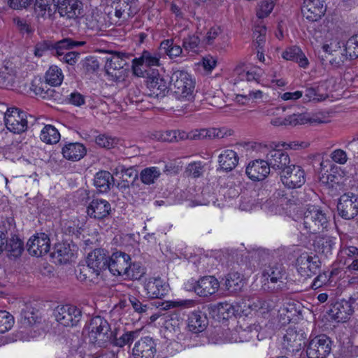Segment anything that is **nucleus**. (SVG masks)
Instances as JSON below:
<instances>
[{
  "label": "nucleus",
  "instance_id": "obj_1",
  "mask_svg": "<svg viewBox=\"0 0 358 358\" xmlns=\"http://www.w3.org/2000/svg\"><path fill=\"white\" fill-rule=\"evenodd\" d=\"M195 83L190 74L184 69L173 68L170 76L169 88L178 99L193 98Z\"/></svg>",
  "mask_w": 358,
  "mask_h": 358
},
{
  "label": "nucleus",
  "instance_id": "obj_2",
  "mask_svg": "<svg viewBox=\"0 0 358 358\" xmlns=\"http://www.w3.org/2000/svg\"><path fill=\"white\" fill-rule=\"evenodd\" d=\"M285 270L282 264L271 263L262 271V289L268 292H278L284 287Z\"/></svg>",
  "mask_w": 358,
  "mask_h": 358
},
{
  "label": "nucleus",
  "instance_id": "obj_3",
  "mask_svg": "<svg viewBox=\"0 0 358 358\" xmlns=\"http://www.w3.org/2000/svg\"><path fill=\"white\" fill-rule=\"evenodd\" d=\"M24 307V333L30 338H35L45 333L48 324L45 320H42L38 311L30 303H26Z\"/></svg>",
  "mask_w": 358,
  "mask_h": 358
},
{
  "label": "nucleus",
  "instance_id": "obj_4",
  "mask_svg": "<svg viewBox=\"0 0 358 358\" xmlns=\"http://www.w3.org/2000/svg\"><path fill=\"white\" fill-rule=\"evenodd\" d=\"M303 220V230L306 231L307 235L322 231L329 224L327 214L319 207L315 206L307 208Z\"/></svg>",
  "mask_w": 358,
  "mask_h": 358
},
{
  "label": "nucleus",
  "instance_id": "obj_5",
  "mask_svg": "<svg viewBox=\"0 0 358 358\" xmlns=\"http://www.w3.org/2000/svg\"><path fill=\"white\" fill-rule=\"evenodd\" d=\"M86 328L91 343L102 346L111 339L110 325L107 320L100 316L92 318Z\"/></svg>",
  "mask_w": 358,
  "mask_h": 358
},
{
  "label": "nucleus",
  "instance_id": "obj_6",
  "mask_svg": "<svg viewBox=\"0 0 358 358\" xmlns=\"http://www.w3.org/2000/svg\"><path fill=\"white\" fill-rule=\"evenodd\" d=\"M220 287L217 278L213 275H206L199 280L191 278L185 283V288L187 291L194 292L201 297H207L216 293Z\"/></svg>",
  "mask_w": 358,
  "mask_h": 358
},
{
  "label": "nucleus",
  "instance_id": "obj_7",
  "mask_svg": "<svg viewBox=\"0 0 358 358\" xmlns=\"http://www.w3.org/2000/svg\"><path fill=\"white\" fill-rule=\"evenodd\" d=\"M123 56L122 53L113 52L106 57L105 71L110 80L118 82L124 80L127 62Z\"/></svg>",
  "mask_w": 358,
  "mask_h": 358
},
{
  "label": "nucleus",
  "instance_id": "obj_8",
  "mask_svg": "<svg viewBox=\"0 0 358 358\" xmlns=\"http://www.w3.org/2000/svg\"><path fill=\"white\" fill-rule=\"evenodd\" d=\"M280 176L282 183L288 189L300 188L306 182L304 170L295 164H291L287 169H284Z\"/></svg>",
  "mask_w": 358,
  "mask_h": 358
},
{
  "label": "nucleus",
  "instance_id": "obj_9",
  "mask_svg": "<svg viewBox=\"0 0 358 358\" xmlns=\"http://www.w3.org/2000/svg\"><path fill=\"white\" fill-rule=\"evenodd\" d=\"M85 41H75L71 38H65L56 42L45 41L42 45L43 50H48L50 54L59 59L66 52L85 45Z\"/></svg>",
  "mask_w": 358,
  "mask_h": 358
},
{
  "label": "nucleus",
  "instance_id": "obj_10",
  "mask_svg": "<svg viewBox=\"0 0 358 358\" xmlns=\"http://www.w3.org/2000/svg\"><path fill=\"white\" fill-rule=\"evenodd\" d=\"M331 351V341L326 335L313 338L308 345L306 353L308 358H326Z\"/></svg>",
  "mask_w": 358,
  "mask_h": 358
},
{
  "label": "nucleus",
  "instance_id": "obj_11",
  "mask_svg": "<svg viewBox=\"0 0 358 358\" xmlns=\"http://www.w3.org/2000/svg\"><path fill=\"white\" fill-rule=\"evenodd\" d=\"M337 209L343 218H354L358 214V195L352 192L343 194L339 198Z\"/></svg>",
  "mask_w": 358,
  "mask_h": 358
},
{
  "label": "nucleus",
  "instance_id": "obj_12",
  "mask_svg": "<svg viewBox=\"0 0 358 358\" xmlns=\"http://www.w3.org/2000/svg\"><path fill=\"white\" fill-rule=\"evenodd\" d=\"M56 320L64 327H73L80 322L82 313L79 308L71 305L57 308L55 313Z\"/></svg>",
  "mask_w": 358,
  "mask_h": 358
},
{
  "label": "nucleus",
  "instance_id": "obj_13",
  "mask_svg": "<svg viewBox=\"0 0 358 358\" xmlns=\"http://www.w3.org/2000/svg\"><path fill=\"white\" fill-rule=\"evenodd\" d=\"M206 138H208L207 129L195 130L189 134H186L183 131L180 132L179 131H166L164 133L157 132V134H153V138L162 141H173L185 138L195 140Z\"/></svg>",
  "mask_w": 358,
  "mask_h": 358
},
{
  "label": "nucleus",
  "instance_id": "obj_14",
  "mask_svg": "<svg viewBox=\"0 0 358 358\" xmlns=\"http://www.w3.org/2000/svg\"><path fill=\"white\" fill-rule=\"evenodd\" d=\"M306 336L301 330L289 327L283 336L282 349L288 353H294L301 350Z\"/></svg>",
  "mask_w": 358,
  "mask_h": 358
},
{
  "label": "nucleus",
  "instance_id": "obj_15",
  "mask_svg": "<svg viewBox=\"0 0 358 358\" xmlns=\"http://www.w3.org/2000/svg\"><path fill=\"white\" fill-rule=\"evenodd\" d=\"M50 248V241L48 236L45 233L33 236L27 243V250L31 256H43L49 252Z\"/></svg>",
  "mask_w": 358,
  "mask_h": 358
},
{
  "label": "nucleus",
  "instance_id": "obj_16",
  "mask_svg": "<svg viewBox=\"0 0 358 358\" xmlns=\"http://www.w3.org/2000/svg\"><path fill=\"white\" fill-rule=\"evenodd\" d=\"M266 159L270 169L279 171V174L291 166L289 155L281 149H271L266 154Z\"/></svg>",
  "mask_w": 358,
  "mask_h": 358
},
{
  "label": "nucleus",
  "instance_id": "obj_17",
  "mask_svg": "<svg viewBox=\"0 0 358 358\" xmlns=\"http://www.w3.org/2000/svg\"><path fill=\"white\" fill-rule=\"evenodd\" d=\"M130 261L131 257L128 254L122 251L114 252L108 257L107 269L115 276H123Z\"/></svg>",
  "mask_w": 358,
  "mask_h": 358
},
{
  "label": "nucleus",
  "instance_id": "obj_18",
  "mask_svg": "<svg viewBox=\"0 0 358 358\" xmlns=\"http://www.w3.org/2000/svg\"><path fill=\"white\" fill-rule=\"evenodd\" d=\"M320 261L317 256L307 254L300 255L296 259L297 271L301 276L310 277L315 274L320 268Z\"/></svg>",
  "mask_w": 358,
  "mask_h": 358
},
{
  "label": "nucleus",
  "instance_id": "obj_19",
  "mask_svg": "<svg viewBox=\"0 0 358 358\" xmlns=\"http://www.w3.org/2000/svg\"><path fill=\"white\" fill-rule=\"evenodd\" d=\"M156 352V343L149 336L141 338L136 341L132 350L134 358H154Z\"/></svg>",
  "mask_w": 358,
  "mask_h": 358
},
{
  "label": "nucleus",
  "instance_id": "obj_20",
  "mask_svg": "<svg viewBox=\"0 0 358 358\" xmlns=\"http://www.w3.org/2000/svg\"><path fill=\"white\" fill-rule=\"evenodd\" d=\"M325 11L326 8L322 0H304L301 7L303 17L311 22L319 20Z\"/></svg>",
  "mask_w": 358,
  "mask_h": 358
},
{
  "label": "nucleus",
  "instance_id": "obj_21",
  "mask_svg": "<svg viewBox=\"0 0 358 358\" xmlns=\"http://www.w3.org/2000/svg\"><path fill=\"white\" fill-rule=\"evenodd\" d=\"M111 212L110 203L104 199H93L87 208V215L94 220H101L109 216Z\"/></svg>",
  "mask_w": 358,
  "mask_h": 358
},
{
  "label": "nucleus",
  "instance_id": "obj_22",
  "mask_svg": "<svg viewBox=\"0 0 358 358\" xmlns=\"http://www.w3.org/2000/svg\"><path fill=\"white\" fill-rule=\"evenodd\" d=\"M146 294L149 298L160 299L166 296L169 290V286L160 278H150L144 285Z\"/></svg>",
  "mask_w": 358,
  "mask_h": 358
},
{
  "label": "nucleus",
  "instance_id": "obj_23",
  "mask_svg": "<svg viewBox=\"0 0 358 358\" xmlns=\"http://www.w3.org/2000/svg\"><path fill=\"white\" fill-rule=\"evenodd\" d=\"M245 173L254 181L262 180L269 174L270 166L266 160L256 159L248 164Z\"/></svg>",
  "mask_w": 358,
  "mask_h": 358
},
{
  "label": "nucleus",
  "instance_id": "obj_24",
  "mask_svg": "<svg viewBox=\"0 0 358 358\" xmlns=\"http://www.w3.org/2000/svg\"><path fill=\"white\" fill-rule=\"evenodd\" d=\"M108 257L106 250L97 248L88 254L87 264L94 270V272L101 273L102 271L107 269Z\"/></svg>",
  "mask_w": 358,
  "mask_h": 358
},
{
  "label": "nucleus",
  "instance_id": "obj_25",
  "mask_svg": "<svg viewBox=\"0 0 358 358\" xmlns=\"http://www.w3.org/2000/svg\"><path fill=\"white\" fill-rule=\"evenodd\" d=\"M147 86L151 94L157 97H164L170 89L169 83L159 73L155 72L148 77Z\"/></svg>",
  "mask_w": 358,
  "mask_h": 358
},
{
  "label": "nucleus",
  "instance_id": "obj_26",
  "mask_svg": "<svg viewBox=\"0 0 358 358\" xmlns=\"http://www.w3.org/2000/svg\"><path fill=\"white\" fill-rule=\"evenodd\" d=\"M353 313V308L350 301L342 300L334 303L329 311L331 319L338 322H345Z\"/></svg>",
  "mask_w": 358,
  "mask_h": 358
},
{
  "label": "nucleus",
  "instance_id": "obj_27",
  "mask_svg": "<svg viewBox=\"0 0 358 358\" xmlns=\"http://www.w3.org/2000/svg\"><path fill=\"white\" fill-rule=\"evenodd\" d=\"M59 15L67 19H76L81 14L83 3L78 0H63L57 4Z\"/></svg>",
  "mask_w": 358,
  "mask_h": 358
},
{
  "label": "nucleus",
  "instance_id": "obj_28",
  "mask_svg": "<svg viewBox=\"0 0 358 358\" xmlns=\"http://www.w3.org/2000/svg\"><path fill=\"white\" fill-rule=\"evenodd\" d=\"M234 74L236 75L241 80L259 83L263 75V70L257 66L248 68L244 64H240L234 69Z\"/></svg>",
  "mask_w": 358,
  "mask_h": 358
},
{
  "label": "nucleus",
  "instance_id": "obj_29",
  "mask_svg": "<svg viewBox=\"0 0 358 358\" xmlns=\"http://www.w3.org/2000/svg\"><path fill=\"white\" fill-rule=\"evenodd\" d=\"M63 157L72 162L83 159L87 153L85 146L80 143H66L62 148Z\"/></svg>",
  "mask_w": 358,
  "mask_h": 358
},
{
  "label": "nucleus",
  "instance_id": "obj_30",
  "mask_svg": "<svg viewBox=\"0 0 358 358\" xmlns=\"http://www.w3.org/2000/svg\"><path fill=\"white\" fill-rule=\"evenodd\" d=\"M308 122H316V119L309 118L306 114L299 113L291 115L287 117H275L271 120V124L273 126H296L303 124Z\"/></svg>",
  "mask_w": 358,
  "mask_h": 358
},
{
  "label": "nucleus",
  "instance_id": "obj_31",
  "mask_svg": "<svg viewBox=\"0 0 358 358\" xmlns=\"http://www.w3.org/2000/svg\"><path fill=\"white\" fill-rule=\"evenodd\" d=\"M57 8L55 0H36L35 1L34 12L38 18L52 17Z\"/></svg>",
  "mask_w": 358,
  "mask_h": 358
},
{
  "label": "nucleus",
  "instance_id": "obj_32",
  "mask_svg": "<svg viewBox=\"0 0 358 358\" xmlns=\"http://www.w3.org/2000/svg\"><path fill=\"white\" fill-rule=\"evenodd\" d=\"M322 49L330 57L329 62L333 69L341 68L349 58L347 52L344 53L343 50H333L332 44H325L322 46Z\"/></svg>",
  "mask_w": 358,
  "mask_h": 358
},
{
  "label": "nucleus",
  "instance_id": "obj_33",
  "mask_svg": "<svg viewBox=\"0 0 358 358\" xmlns=\"http://www.w3.org/2000/svg\"><path fill=\"white\" fill-rule=\"evenodd\" d=\"M208 325V318L201 311H194L188 317L187 327L194 334L204 331Z\"/></svg>",
  "mask_w": 358,
  "mask_h": 358
},
{
  "label": "nucleus",
  "instance_id": "obj_34",
  "mask_svg": "<svg viewBox=\"0 0 358 358\" xmlns=\"http://www.w3.org/2000/svg\"><path fill=\"white\" fill-rule=\"evenodd\" d=\"M220 169L226 172L232 171L238 163V156L232 150H224L218 156Z\"/></svg>",
  "mask_w": 358,
  "mask_h": 358
},
{
  "label": "nucleus",
  "instance_id": "obj_35",
  "mask_svg": "<svg viewBox=\"0 0 358 358\" xmlns=\"http://www.w3.org/2000/svg\"><path fill=\"white\" fill-rule=\"evenodd\" d=\"M50 255L54 263L62 264L69 262L73 257V254L69 245L58 243L55 245Z\"/></svg>",
  "mask_w": 358,
  "mask_h": 358
},
{
  "label": "nucleus",
  "instance_id": "obj_36",
  "mask_svg": "<svg viewBox=\"0 0 358 358\" xmlns=\"http://www.w3.org/2000/svg\"><path fill=\"white\" fill-rule=\"evenodd\" d=\"M282 57L286 60L294 61L301 67L305 68L308 64V61L301 50L296 46L287 48L282 53Z\"/></svg>",
  "mask_w": 358,
  "mask_h": 358
},
{
  "label": "nucleus",
  "instance_id": "obj_37",
  "mask_svg": "<svg viewBox=\"0 0 358 358\" xmlns=\"http://www.w3.org/2000/svg\"><path fill=\"white\" fill-rule=\"evenodd\" d=\"M5 250L8 252V256L11 259H16L22 255V241L18 235L13 234L10 238H7Z\"/></svg>",
  "mask_w": 358,
  "mask_h": 358
},
{
  "label": "nucleus",
  "instance_id": "obj_38",
  "mask_svg": "<svg viewBox=\"0 0 358 358\" xmlns=\"http://www.w3.org/2000/svg\"><path fill=\"white\" fill-rule=\"evenodd\" d=\"M314 245L317 252L328 257L332 253L336 245V238L329 236H320L316 238Z\"/></svg>",
  "mask_w": 358,
  "mask_h": 358
},
{
  "label": "nucleus",
  "instance_id": "obj_39",
  "mask_svg": "<svg viewBox=\"0 0 358 358\" xmlns=\"http://www.w3.org/2000/svg\"><path fill=\"white\" fill-rule=\"evenodd\" d=\"M248 307L252 310H255L264 317L273 308V304L271 301L264 300L258 297H252L248 300Z\"/></svg>",
  "mask_w": 358,
  "mask_h": 358
},
{
  "label": "nucleus",
  "instance_id": "obj_40",
  "mask_svg": "<svg viewBox=\"0 0 358 358\" xmlns=\"http://www.w3.org/2000/svg\"><path fill=\"white\" fill-rule=\"evenodd\" d=\"M112 181H113V176L106 171L98 172L94 179V185L101 192H107L110 188Z\"/></svg>",
  "mask_w": 358,
  "mask_h": 358
},
{
  "label": "nucleus",
  "instance_id": "obj_41",
  "mask_svg": "<svg viewBox=\"0 0 358 358\" xmlns=\"http://www.w3.org/2000/svg\"><path fill=\"white\" fill-rule=\"evenodd\" d=\"M60 134L58 130L51 124L45 125L41 131V140L47 144H55L60 139Z\"/></svg>",
  "mask_w": 358,
  "mask_h": 358
},
{
  "label": "nucleus",
  "instance_id": "obj_42",
  "mask_svg": "<svg viewBox=\"0 0 358 358\" xmlns=\"http://www.w3.org/2000/svg\"><path fill=\"white\" fill-rule=\"evenodd\" d=\"M242 275L238 272L229 273L226 278V287L231 292H240L244 286Z\"/></svg>",
  "mask_w": 358,
  "mask_h": 358
},
{
  "label": "nucleus",
  "instance_id": "obj_43",
  "mask_svg": "<svg viewBox=\"0 0 358 358\" xmlns=\"http://www.w3.org/2000/svg\"><path fill=\"white\" fill-rule=\"evenodd\" d=\"M133 62L138 65H145L150 68L160 66L159 55L148 51H143L142 55L139 58L134 59Z\"/></svg>",
  "mask_w": 358,
  "mask_h": 358
},
{
  "label": "nucleus",
  "instance_id": "obj_44",
  "mask_svg": "<svg viewBox=\"0 0 358 358\" xmlns=\"http://www.w3.org/2000/svg\"><path fill=\"white\" fill-rule=\"evenodd\" d=\"M159 48L171 59L179 57L182 53V48L175 44L173 39L164 40L161 42Z\"/></svg>",
  "mask_w": 358,
  "mask_h": 358
},
{
  "label": "nucleus",
  "instance_id": "obj_45",
  "mask_svg": "<svg viewBox=\"0 0 358 358\" xmlns=\"http://www.w3.org/2000/svg\"><path fill=\"white\" fill-rule=\"evenodd\" d=\"M64 79L62 71L57 66L52 65L45 73L46 83L52 86H59Z\"/></svg>",
  "mask_w": 358,
  "mask_h": 358
},
{
  "label": "nucleus",
  "instance_id": "obj_46",
  "mask_svg": "<svg viewBox=\"0 0 358 358\" xmlns=\"http://www.w3.org/2000/svg\"><path fill=\"white\" fill-rule=\"evenodd\" d=\"M182 45L188 53H198L201 49V40L196 34H189L182 39Z\"/></svg>",
  "mask_w": 358,
  "mask_h": 358
},
{
  "label": "nucleus",
  "instance_id": "obj_47",
  "mask_svg": "<svg viewBox=\"0 0 358 358\" xmlns=\"http://www.w3.org/2000/svg\"><path fill=\"white\" fill-rule=\"evenodd\" d=\"M127 269L123 276L132 280H139L145 273V268L142 266L140 262L131 263V261L127 264Z\"/></svg>",
  "mask_w": 358,
  "mask_h": 358
},
{
  "label": "nucleus",
  "instance_id": "obj_48",
  "mask_svg": "<svg viewBox=\"0 0 358 358\" xmlns=\"http://www.w3.org/2000/svg\"><path fill=\"white\" fill-rule=\"evenodd\" d=\"M5 124L9 131H16L18 128L12 126L15 122H22V117L20 116V110L17 108H11V110H7L4 115Z\"/></svg>",
  "mask_w": 358,
  "mask_h": 358
},
{
  "label": "nucleus",
  "instance_id": "obj_49",
  "mask_svg": "<svg viewBox=\"0 0 358 358\" xmlns=\"http://www.w3.org/2000/svg\"><path fill=\"white\" fill-rule=\"evenodd\" d=\"M160 174V171L157 167H148L141 171L140 178L143 183L151 185L158 179Z\"/></svg>",
  "mask_w": 358,
  "mask_h": 358
},
{
  "label": "nucleus",
  "instance_id": "obj_50",
  "mask_svg": "<svg viewBox=\"0 0 358 358\" xmlns=\"http://www.w3.org/2000/svg\"><path fill=\"white\" fill-rule=\"evenodd\" d=\"M128 300L134 312L138 314L146 313L149 308L148 301L141 297L129 295Z\"/></svg>",
  "mask_w": 358,
  "mask_h": 358
},
{
  "label": "nucleus",
  "instance_id": "obj_51",
  "mask_svg": "<svg viewBox=\"0 0 358 358\" xmlns=\"http://www.w3.org/2000/svg\"><path fill=\"white\" fill-rule=\"evenodd\" d=\"M99 274L98 272H94V270L87 264L80 268V271L77 274V278L81 282H94Z\"/></svg>",
  "mask_w": 358,
  "mask_h": 358
},
{
  "label": "nucleus",
  "instance_id": "obj_52",
  "mask_svg": "<svg viewBox=\"0 0 358 358\" xmlns=\"http://www.w3.org/2000/svg\"><path fill=\"white\" fill-rule=\"evenodd\" d=\"M239 331V337L241 342H248L252 339L254 337L258 336V330L257 326L249 325L243 327V325L238 326Z\"/></svg>",
  "mask_w": 358,
  "mask_h": 358
},
{
  "label": "nucleus",
  "instance_id": "obj_53",
  "mask_svg": "<svg viewBox=\"0 0 358 358\" xmlns=\"http://www.w3.org/2000/svg\"><path fill=\"white\" fill-rule=\"evenodd\" d=\"M138 335L137 331H131L124 333L119 338H111V343L117 347L122 348L126 345L131 344Z\"/></svg>",
  "mask_w": 358,
  "mask_h": 358
},
{
  "label": "nucleus",
  "instance_id": "obj_54",
  "mask_svg": "<svg viewBox=\"0 0 358 358\" xmlns=\"http://www.w3.org/2000/svg\"><path fill=\"white\" fill-rule=\"evenodd\" d=\"M343 51L347 52L350 59L358 57V34L352 36L347 41Z\"/></svg>",
  "mask_w": 358,
  "mask_h": 358
},
{
  "label": "nucleus",
  "instance_id": "obj_55",
  "mask_svg": "<svg viewBox=\"0 0 358 358\" xmlns=\"http://www.w3.org/2000/svg\"><path fill=\"white\" fill-rule=\"evenodd\" d=\"M273 0H262L257 6L256 15L258 18L263 19L268 16L274 8Z\"/></svg>",
  "mask_w": 358,
  "mask_h": 358
},
{
  "label": "nucleus",
  "instance_id": "obj_56",
  "mask_svg": "<svg viewBox=\"0 0 358 358\" xmlns=\"http://www.w3.org/2000/svg\"><path fill=\"white\" fill-rule=\"evenodd\" d=\"M14 324V317L6 310H0V334L8 331Z\"/></svg>",
  "mask_w": 358,
  "mask_h": 358
},
{
  "label": "nucleus",
  "instance_id": "obj_57",
  "mask_svg": "<svg viewBox=\"0 0 358 358\" xmlns=\"http://www.w3.org/2000/svg\"><path fill=\"white\" fill-rule=\"evenodd\" d=\"M253 34L257 48L262 50L266 42V27L264 24H257L255 27Z\"/></svg>",
  "mask_w": 358,
  "mask_h": 358
},
{
  "label": "nucleus",
  "instance_id": "obj_58",
  "mask_svg": "<svg viewBox=\"0 0 358 358\" xmlns=\"http://www.w3.org/2000/svg\"><path fill=\"white\" fill-rule=\"evenodd\" d=\"M95 142L99 147L110 149L117 145L118 140L110 136L100 134L96 137Z\"/></svg>",
  "mask_w": 358,
  "mask_h": 358
},
{
  "label": "nucleus",
  "instance_id": "obj_59",
  "mask_svg": "<svg viewBox=\"0 0 358 358\" xmlns=\"http://www.w3.org/2000/svg\"><path fill=\"white\" fill-rule=\"evenodd\" d=\"M186 172L194 178H199L204 172V166L201 162H194L188 164Z\"/></svg>",
  "mask_w": 358,
  "mask_h": 358
},
{
  "label": "nucleus",
  "instance_id": "obj_60",
  "mask_svg": "<svg viewBox=\"0 0 358 358\" xmlns=\"http://www.w3.org/2000/svg\"><path fill=\"white\" fill-rule=\"evenodd\" d=\"M195 302L193 300H182L178 299L176 301H170L166 302V305L164 307V309H169L171 308H192L194 306Z\"/></svg>",
  "mask_w": 358,
  "mask_h": 358
},
{
  "label": "nucleus",
  "instance_id": "obj_61",
  "mask_svg": "<svg viewBox=\"0 0 358 358\" xmlns=\"http://www.w3.org/2000/svg\"><path fill=\"white\" fill-rule=\"evenodd\" d=\"M330 157L333 162L340 165L345 164L348 159L346 152L342 149H336L331 152Z\"/></svg>",
  "mask_w": 358,
  "mask_h": 358
},
{
  "label": "nucleus",
  "instance_id": "obj_62",
  "mask_svg": "<svg viewBox=\"0 0 358 358\" xmlns=\"http://www.w3.org/2000/svg\"><path fill=\"white\" fill-rule=\"evenodd\" d=\"M331 281V275L328 274V272H323L320 273L313 280L311 287L313 289H317L323 285H327Z\"/></svg>",
  "mask_w": 358,
  "mask_h": 358
},
{
  "label": "nucleus",
  "instance_id": "obj_63",
  "mask_svg": "<svg viewBox=\"0 0 358 358\" xmlns=\"http://www.w3.org/2000/svg\"><path fill=\"white\" fill-rule=\"evenodd\" d=\"M79 56V52L71 50L66 52V53L61 57L59 59L63 63L73 66L77 63Z\"/></svg>",
  "mask_w": 358,
  "mask_h": 358
},
{
  "label": "nucleus",
  "instance_id": "obj_64",
  "mask_svg": "<svg viewBox=\"0 0 358 358\" xmlns=\"http://www.w3.org/2000/svg\"><path fill=\"white\" fill-rule=\"evenodd\" d=\"M345 148L352 154L355 161L358 163V134L346 143Z\"/></svg>",
  "mask_w": 358,
  "mask_h": 358
}]
</instances>
